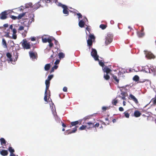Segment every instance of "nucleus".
<instances>
[{"mask_svg": "<svg viewBox=\"0 0 156 156\" xmlns=\"http://www.w3.org/2000/svg\"><path fill=\"white\" fill-rule=\"evenodd\" d=\"M16 55H15V58H14V62H13V59L12 58V55L9 52L7 53L6 55L8 59L7 60L8 62H11L13 64H15V62L17 60V59L18 58V53L17 51L15 52Z\"/></svg>", "mask_w": 156, "mask_h": 156, "instance_id": "f257e3e1", "label": "nucleus"}, {"mask_svg": "<svg viewBox=\"0 0 156 156\" xmlns=\"http://www.w3.org/2000/svg\"><path fill=\"white\" fill-rule=\"evenodd\" d=\"M57 5L58 6L61 7L63 9V12L64 14H69L68 9L66 5H63L59 2L57 4Z\"/></svg>", "mask_w": 156, "mask_h": 156, "instance_id": "f03ea898", "label": "nucleus"}, {"mask_svg": "<svg viewBox=\"0 0 156 156\" xmlns=\"http://www.w3.org/2000/svg\"><path fill=\"white\" fill-rule=\"evenodd\" d=\"M92 51L91 52V55L94 58L96 61H99L98 58L99 56L97 55V52L96 50L93 48H92Z\"/></svg>", "mask_w": 156, "mask_h": 156, "instance_id": "7ed1b4c3", "label": "nucleus"}, {"mask_svg": "<svg viewBox=\"0 0 156 156\" xmlns=\"http://www.w3.org/2000/svg\"><path fill=\"white\" fill-rule=\"evenodd\" d=\"M23 47L25 49H28L30 48V45L26 41L23 40V42L22 44Z\"/></svg>", "mask_w": 156, "mask_h": 156, "instance_id": "20e7f679", "label": "nucleus"}, {"mask_svg": "<svg viewBox=\"0 0 156 156\" xmlns=\"http://www.w3.org/2000/svg\"><path fill=\"white\" fill-rule=\"evenodd\" d=\"M112 38L109 36L107 35L105 37V44L107 45L110 44L112 41Z\"/></svg>", "mask_w": 156, "mask_h": 156, "instance_id": "39448f33", "label": "nucleus"}, {"mask_svg": "<svg viewBox=\"0 0 156 156\" xmlns=\"http://www.w3.org/2000/svg\"><path fill=\"white\" fill-rule=\"evenodd\" d=\"M1 16L0 17V19L2 20H4L7 18V11H5L2 12L1 14Z\"/></svg>", "mask_w": 156, "mask_h": 156, "instance_id": "423d86ee", "label": "nucleus"}, {"mask_svg": "<svg viewBox=\"0 0 156 156\" xmlns=\"http://www.w3.org/2000/svg\"><path fill=\"white\" fill-rule=\"evenodd\" d=\"M102 70L104 73H106L107 74H109L112 71V70L107 66L102 68Z\"/></svg>", "mask_w": 156, "mask_h": 156, "instance_id": "0eeeda50", "label": "nucleus"}, {"mask_svg": "<svg viewBox=\"0 0 156 156\" xmlns=\"http://www.w3.org/2000/svg\"><path fill=\"white\" fill-rule=\"evenodd\" d=\"M94 123L91 122H88L86 123V127L88 129H90L94 127Z\"/></svg>", "mask_w": 156, "mask_h": 156, "instance_id": "6e6552de", "label": "nucleus"}, {"mask_svg": "<svg viewBox=\"0 0 156 156\" xmlns=\"http://www.w3.org/2000/svg\"><path fill=\"white\" fill-rule=\"evenodd\" d=\"M129 97L136 104H137L139 102L137 99L134 95L131 94H129Z\"/></svg>", "mask_w": 156, "mask_h": 156, "instance_id": "1a4fd4ad", "label": "nucleus"}, {"mask_svg": "<svg viewBox=\"0 0 156 156\" xmlns=\"http://www.w3.org/2000/svg\"><path fill=\"white\" fill-rule=\"evenodd\" d=\"M146 56L149 59L153 58L155 57L154 55L151 52H148L146 54Z\"/></svg>", "mask_w": 156, "mask_h": 156, "instance_id": "9d476101", "label": "nucleus"}, {"mask_svg": "<svg viewBox=\"0 0 156 156\" xmlns=\"http://www.w3.org/2000/svg\"><path fill=\"white\" fill-rule=\"evenodd\" d=\"M42 41L43 43H46L47 42H49L51 41H52V40L51 38H45L44 37H42Z\"/></svg>", "mask_w": 156, "mask_h": 156, "instance_id": "9b49d317", "label": "nucleus"}, {"mask_svg": "<svg viewBox=\"0 0 156 156\" xmlns=\"http://www.w3.org/2000/svg\"><path fill=\"white\" fill-rule=\"evenodd\" d=\"M79 124L80 125L81 124V122L80 121H76L74 122H71L70 123L71 125L70 126V127Z\"/></svg>", "mask_w": 156, "mask_h": 156, "instance_id": "f8f14e48", "label": "nucleus"}, {"mask_svg": "<svg viewBox=\"0 0 156 156\" xmlns=\"http://www.w3.org/2000/svg\"><path fill=\"white\" fill-rule=\"evenodd\" d=\"M0 153L1 155L4 156L7 155L8 154V151L7 150H4L1 151L0 149Z\"/></svg>", "mask_w": 156, "mask_h": 156, "instance_id": "ddd939ff", "label": "nucleus"}, {"mask_svg": "<svg viewBox=\"0 0 156 156\" xmlns=\"http://www.w3.org/2000/svg\"><path fill=\"white\" fill-rule=\"evenodd\" d=\"M29 53L30 58L32 60L34 61L35 59H36V57L33 52L30 51L29 52Z\"/></svg>", "mask_w": 156, "mask_h": 156, "instance_id": "4468645a", "label": "nucleus"}, {"mask_svg": "<svg viewBox=\"0 0 156 156\" xmlns=\"http://www.w3.org/2000/svg\"><path fill=\"white\" fill-rule=\"evenodd\" d=\"M141 115V113L138 110H136L135 111L134 113V115L136 117H140Z\"/></svg>", "mask_w": 156, "mask_h": 156, "instance_id": "2eb2a0df", "label": "nucleus"}, {"mask_svg": "<svg viewBox=\"0 0 156 156\" xmlns=\"http://www.w3.org/2000/svg\"><path fill=\"white\" fill-rule=\"evenodd\" d=\"M45 84H46V89L45 90L47 91L49 89V87L50 86V82L48 80H46L45 81Z\"/></svg>", "mask_w": 156, "mask_h": 156, "instance_id": "dca6fc26", "label": "nucleus"}, {"mask_svg": "<svg viewBox=\"0 0 156 156\" xmlns=\"http://www.w3.org/2000/svg\"><path fill=\"white\" fill-rule=\"evenodd\" d=\"M85 24V23L83 20H81L79 23V25L81 28L83 27Z\"/></svg>", "mask_w": 156, "mask_h": 156, "instance_id": "f3484780", "label": "nucleus"}, {"mask_svg": "<svg viewBox=\"0 0 156 156\" xmlns=\"http://www.w3.org/2000/svg\"><path fill=\"white\" fill-rule=\"evenodd\" d=\"M93 41L89 39H88L87 41V45L89 47V48H90V47L92 45Z\"/></svg>", "mask_w": 156, "mask_h": 156, "instance_id": "a211bd4d", "label": "nucleus"}, {"mask_svg": "<svg viewBox=\"0 0 156 156\" xmlns=\"http://www.w3.org/2000/svg\"><path fill=\"white\" fill-rule=\"evenodd\" d=\"M44 1L47 3L55 2L56 5L57 4L58 2V0H44Z\"/></svg>", "mask_w": 156, "mask_h": 156, "instance_id": "6ab92c4d", "label": "nucleus"}, {"mask_svg": "<svg viewBox=\"0 0 156 156\" xmlns=\"http://www.w3.org/2000/svg\"><path fill=\"white\" fill-rule=\"evenodd\" d=\"M1 58H0V66L2 67V62H4L5 61V57H1Z\"/></svg>", "mask_w": 156, "mask_h": 156, "instance_id": "aec40b11", "label": "nucleus"}, {"mask_svg": "<svg viewBox=\"0 0 156 156\" xmlns=\"http://www.w3.org/2000/svg\"><path fill=\"white\" fill-rule=\"evenodd\" d=\"M1 144L2 145H5L6 143V141L3 138H1L0 139Z\"/></svg>", "mask_w": 156, "mask_h": 156, "instance_id": "412c9836", "label": "nucleus"}, {"mask_svg": "<svg viewBox=\"0 0 156 156\" xmlns=\"http://www.w3.org/2000/svg\"><path fill=\"white\" fill-rule=\"evenodd\" d=\"M104 78L106 80H108L110 79V77L108 75V74H104Z\"/></svg>", "mask_w": 156, "mask_h": 156, "instance_id": "4be33fe9", "label": "nucleus"}, {"mask_svg": "<svg viewBox=\"0 0 156 156\" xmlns=\"http://www.w3.org/2000/svg\"><path fill=\"white\" fill-rule=\"evenodd\" d=\"M51 66L50 64H47L45 65L44 66V69L46 71L48 70L51 67Z\"/></svg>", "mask_w": 156, "mask_h": 156, "instance_id": "5701e85b", "label": "nucleus"}, {"mask_svg": "<svg viewBox=\"0 0 156 156\" xmlns=\"http://www.w3.org/2000/svg\"><path fill=\"white\" fill-rule=\"evenodd\" d=\"M150 69L149 67L147 66L144 67V70L146 73H151Z\"/></svg>", "mask_w": 156, "mask_h": 156, "instance_id": "b1692460", "label": "nucleus"}, {"mask_svg": "<svg viewBox=\"0 0 156 156\" xmlns=\"http://www.w3.org/2000/svg\"><path fill=\"white\" fill-rule=\"evenodd\" d=\"M33 7L35 10H36L39 8V2L36 3L33 5Z\"/></svg>", "mask_w": 156, "mask_h": 156, "instance_id": "393cba45", "label": "nucleus"}, {"mask_svg": "<svg viewBox=\"0 0 156 156\" xmlns=\"http://www.w3.org/2000/svg\"><path fill=\"white\" fill-rule=\"evenodd\" d=\"M113 79L117 83H119V80L118 79L117 76L115 75H114L113 74H112Z\"/></svg>", "mask_w": 156, "mask_h": 156, "instance_id": "a878e982", "label": "nucleus"}, {"mask_svg": "<svg viewBox=\"0 0 156 156\" xmlns=\"http://www.w3.org/2000/svg\"><path fill=\"white\" fill-rule=\"evenodd\" d=\"M129 110L126 111L123 113L124 116L126 118H128L129 117V114L128 112Z\"/></svg>", "mask_w": 156, "mask_h": 156, "instance_id": "bb28decb", "label": "nucleus"}, {"mask_svg": "<svg viewBox=\"0 0 156 156\" xmlns=\"http://www.w3.org/2000/svg\"><path fill=\"white\" fill-rule=\"evenodd\" d=\"M26 12H23L21 14H20L17 16V18L19 20L21 19L22 17L25 16Z\"/></svg>", "mask_w": 156, "mask_h": 156, "instance_id": "cd10ccee", "label": "nucleus"}, {"mask_svg": "<svg viewBox=\"0 0 156 156\" xmlns=\"http://www.w3.org/2000/svg\"><path fill=\"white\" fill-rule=\"evenodd\" d=\"M95 37L93 34H90L89 35V39H88L92 40L94 41L95 40Z\"/></svg>", "mask_w": 156, "mask_h": 156, "instance_id": "c85d7f7f", "label": "nucleus"}, {"mask_svg": "<svg viewBox=\"0 0 156 156\" xmlns=\"http://www.w3.org/2000/svg\"><path fill=\"white\" fill-rule=\"evenodd\" d=\"M8 150L10 152V154L14 153V152H15L14 149H13L12 147H9Z\"/></svg>", "mask_w": 156, "mask_h": 156, "instance_id": "c756f323", "label": "nucleus"}, {"mask_svg": "<svg viewBox=\"0 0 156 156\" xmlns=\"http://www.w3.org/2000/svg\"><path fill=\"white\" fill-rule=\"evenodd\" d=\"M118 102V100L115 99H113L112 101V104L113 105H116L117 103Z\"/></svg>", "mask_w": 156, "mask_h": 156, "instance_id": "7c9ffc66", "label": "nucleus"}, {"mask_svg": "<svg viewBox=\"0 0 156 156\" xmlns=\"http://www.w3.org/2000/svg\"><path fill=\"white\" fill-rule=\"evenodd\" d=\"M32 4L31 3H27L25 5V8H28L30 7H32Z\"/></svg>", "mask_w": 156, "mask_h": 156, "instance_id": "2f4dec72", "label": "nucleus"}, {"mask_svg": "<svg viewBox=\"0 0 156 156\" xmlns=\"http://www.w3.org/2000/svg\"><path fill=\"white\" fill-rule=\"evenodd\" d=\"M59 58H63L65 57V54L62 52H60L58 54Z\"/></svg>", "mask_w": 156, "mask_h": 156, "instance_id": "473e14b6", "label": "nucleus"}, {"mask_svg": "<svg viewBox=\"0 0 156 156\" xmlns=\"http://www.w3.org/2000/svg\"><path fill=\"white\" fill-rule=\"evenodd\" d=\"M47 91L45 90V94H44V101L46 102H47Z\"/></svg>", "mask_w": 156, "mask_h": 156, "instance_id": "72a5a7b5", "label": "nucleus"}, {"mask_svg": "<svg viewBox=\"0 0 156 156\" xmlns=\"http://www.w3.org/2000/svg\"><path fill=\"white\" fill-rule=\"evenodd\" d=\"M77 126H76L75 128L73 130H72L71 131L69 132L68 134L75 133L77 130Z\"/></svg>", "mask_w": 156, "mask_h": 156, "instance_id": "f704fd0d", "label": "nucleus"}, {"mask_svg": "<svg viewBox=\"0 0 156 156\" xmlns=\"http://www.w3.org/2000/svg\"><path fill=\"white\" fill-rule=\"evenodd\" d=\"M137 34L138 37H142L144 35V34L143 33H142L140 32H138Z\"/></svg>", "mask_w": 156, "mask_h": 156, "instance_id": "c9c22d12", "label": "nucleus"}, {"mask_svg": "<svg viewBox=\"0 0 156 156\" xmlns=\"http://www.w3.org/2000/svg\"><path fill=\"white\" fill-rule=\"evenodd\" d=\"M107 27V26L106 25L103 24H101L100 26V27L102 30L105 29Z\"/></svg>", "mask_w": 156, "mask_h": 156, "instance_id": "e433bc0d", "label": "nucleus"}, {"mask_svg": "<svg viewBox=\"0 0 156 156\" xmlns=\"http://www.w3.org/2000/svg\"><path fill=\"white\" fill-rule=\"evenodd\" d=\"M53 115L55 120H59V119H60L58 117V116L57 115L56 112L53 113Z\"/></svg>", "mask_w": 156, "mask_h": 156, "instance_id": "4c0bfd02", "label": "nucleus"}, {"mask_svg": "<svg viewBox=\"0 0 156 156\" xmlns=\"http://www.w3.org/2000/svg\"><path fill=\"white\" fill-rule=\"evenodd\" d=\"M133 79L134 80L137 81L139 80V77L138 76L135 75L133 77Z\"/></svg>", "mask_w": 156, "mask_h": 156, "instance_id": "58836bf2", "label": "nucleus"}, {"mask_svg": "<svg viewBox=\"0 0 156 156\" xmlns=\"http://www.w3.org/2000/svg\"><path fill=\"white\" fill-rule=\"evenodd\" d=\"M2 44L5 46V47L6 48L7 47V44L6 41L4 38H3L2 39Z\"/></svg>", "mask_w": 156, "mask_h": 156, "instance_id": "ea45409f", "label": "nucleus"}, {"mask_svg": "<svg viewBox=\"0 0 156 156\" xmlns=\"http://www.w3.org/2000/svg\"><path fill=\"white\" fill-rule=\"evenodd\" d=\"M150 69L154 75L156 74V68H154L153 67H151Z\"/></svg>", "mask_w": 156, "mask_h": 156, "instance_id": "a19ab883", "label": "nucleus"}, {"mask_svg": "<svg viewBox=\"0 0 156 156\" xmlns=\"http://www.w3.org/2000/svg\"><path fill=\"white\" fill-rule=\"evenodd\" d=\"M151 102H152L153 104H156V98H152L151 101Z\"/></svg>", "mask_w": 156, "mask_h": 156, "instance_id": "79ce46f5", "label": "nucleus"}, {"mask_svg": "<svg viewBox=\"0 0 156 156\" xmlns=\"http://www.w3.org/2000/svg\"><path fill=\"white\" fill-rule=\"evenodd\" d=\"M86 128H87L86 125L84 126L83 125L80 127L79 129L80 130H83L85 129Z\"/></svg>", "mask_w": 156, "mask_h": 156, "instance_id": "37998d69", "label": "nucleus"}, {"mask_svg": "<svg viewBox=\"0 0 156 156\" xmlns=\"http://www.w3.org/2000/svg\"><path fill=\"white\" fill-rule=\"evenodd\" d=\"M98 61H99V65L103 68L104 67V66H105L104 63L101 61H100V60Z\"/></svg>", "mask_w": 156, "mask_h": 156, "instance_id": "c03bdc74", "label": "nucleus"}, {"mask_svg": "<svg viewBox=\"0 0 156 156\" xmlns=\"http://www.w3.org/2000/svg\"><path fill=\"white\" fill-rule=\"evenodd\" d=\"M53 77V75H49L48 78V79L47 80L50 81L52 78Z\"/></svg>", "mask_w": 156, "mask_h": 156, "instance_id": "a18cd8bd", "label": "nucleus"}, {"mask_svg": "<svg viewBox=\"0 0 156 156\" xmlns=\"http://www.w3.org/2000/svg\"><path fill=\"white\" fill-rule=\"evenodd\" d=\"M10 17L12 20H16L17 19H18L17 16H15L11 15L10 16Z\"/></svg>", "mask_w": 156, "mask_h": 156, "instance_id": "49530a36", "label": "nucleus"}, {"mask_svg": "<svg viewBox=\"0 0 156 156\" xmlns=\"http://www.w3.org/2000/svg\"><path fill=\"white\" fill-rule=\"evenodd\" d=\"M52 52H53V54L50 56V57L49 58V59H51L52 58H54L56 55H55L53 51H52Z\"/></svg>", "mask_w": 156, "mask_h": 156, "instance_id": "de8ad7c7", "label": "nucleus"}, {"mask_svg": "<svg viewBox=\"0 0 156 156\" xmlns=\"http://www.w3.org/2000/svg\"><path fill=\"white\" fill-rule=\"evenodd\" d=\"M102 109L103 111H105L107 109H108L109 108L108 107L103 106L102 107Z\"/></svg>", "mask_w": 156, "mask_h": 156, "instance_id": "09e8293b", "label": "nucleus"}, {"mask_svg": "<svg viewBox=\"0 0 156 156\" xmlns=\"http://www.w3.org/2000/svg\"><path fill=\"white\" fill-rule=\"evenodd\" d=\"M51 42L52 41H51L48 42L49 43L48 45L50 48L53 46V44Z\"/></svg>", "mask_w": 156, "mask_h": 156, "instance_id": "8fccbe9b", "label": "nucleus"}, {"mask_svg": "<svg viewBox=\"0 0 156 156\" xmlns=\"http://www.w3.org/2000/svg\"><path fill=\"white\" fill-rule=\"evenodd\" d=\"M77 15L78 16V18L79 19L80 18H82V15L80 13H78L77 14Z\"/></svg>", "mask_w": 156, "mask_h": 156, "instance_id": "3c124183", "label": "nucleus"}, {"mask_svg": "<svg viewBox=\"0 0 156 156\" xmlns=\"http://www.w3.org/2000/svg\"><path fill=\"white\" fill-rule=\"evenodd\" d=\"M99 126V123H97L95 125L94 124V127H98Z\"/></svg>", "mask_w": 156, "mask_h": 156, "instance_id": "603ef678", "label": "nucleus"}, {"mask_svg": "<svg viewBox=\"0 0 156 156\" xmlns=\"http://www.w3.org/2000/svg\"><path fill=\"white\" fill-rule=\"evenodd\" d=\"M12 37V39H16L17 36L16 34H13Z\"/></svg>", "mask_w": 156, "mask_h": 156, "instance_id": "864d4df0", "label": "nucleus"}, {"mask_svg": "<svg viewBox=\"0 0 156 156\" xmlns=\"http://www.w3.org/2000/svg\"><path fill=\"white\" fill-rule=\"evenodd\" d=\"M24 27L23 26H20V27L18 30H22L24 29Z\"/></svg>", "mask_w": 156, "mask_h": 156, "instance_id": "5fc2aeb1", "label": "nucleus"}, {"mask_svg": "<svg viewBox=\"0 0 156 156\" xmlns=\"http://www.w3.org/2000/svg\"><path fill=\"white\" fill-rule=\"evenodd\" d=\"M63 90L64 92H67V88L66 87H65L63 88Z\"/></svg>", "mask_w": 156, "mask_h": 156, "instance_id": "6e6d98bb", "label": "nucleus"}, {"mask_svg": "<svg viewBox=\"0 0 156 156\" xmlns=\"http://www.w3.org/2000/svg\"><path fill=\"white\" fill-rule=\"evenodd\" d=\"M121 94V96L122 97H126V96H125V93L124 92H122Z\"/></svg>", "mask_w": 156, "mask_h": 156, "instance_id": "4d7b16f0", "label": "nucleus"}, {"mask_svg": "<svg viewBox=\"0 0 156 156\" xmlns=\"http://www.w3.org/2000/svg\"><path fill=\"white\" fill-rule=\"evenodd\" d=\"M118 97V98H119V97H121L122 99V100H125V99H126V97H123V96L122 97V96L119 95V96H117L116 98H117Z\"/></svg>", "mask_w": 156, "mask_h": 156, "instance_id": "13d9d810", "label": "nucleus"}, {"mask_svg": "<svg viewBox=\"0 0 156 156\" xmlns=\"http://www.w3.org/2000/svg\"><path fill=\"white\" fill-rule=\"evenodd\" d=\"M59 62H60L59 60L58 59H57L55 61V64L56 65H57L59 63Z\"/></svg>", "mask_w": 156, "mask_h": 156, "instance_id": "bf43d9fd", "label": "nucleus"}, {"mask_svg": "<svg viewBox=\"0 0 156 156\" xmlns=\"http://www.w3.org/2000/svg\"><path fill=\"white\" fill-rule=\"evenodd\" d=\"M59 97H60L61 98H63L64 97V96H65V95H64V94H59Z\"/></svg>", "mask_w": 156, "mask_h": 156, "instance_id": "052dcab7", "label": "nucleus"}, {"mask_svg": "<svg viewBox=\"0 0 156 156\" xmlns=\"http://www.w3.org/2000/svg\"><path fill=\"white\" fill-rule=\"evenodd\" d=\"M13 34H16V30L15 28L12 29Z\"/></svg>", "mask_w": 156, "mask_h": 156, "instance_id": "680f3d73", "label": "nucleus"}, {"mask_svg": "<svg viewBox=\"0 0 156 156\" xmlns=\"http://www.w3.org/2000/svg\"><path fill=\"white\" fill-rule=\"evenodd\" d=\"M5 36L6 37H9L11 38V37L9 35V33H7L5 35Z\"/></svg>", "mask_w": 156, "mask_h": 156, "instance_id": "e2e57ef3", "label": "nucleus"}, {"mask_svg": "<svg viewBox=\"0 0 156 156\" xmlns=\"http://www.w3.org/2000/svg\"><path fill=\"white\" fill-rule=\"evenodd\" d=\"M119 110L121 112H122L124 111V108L122 107H120L119 108Z\"/></svg>", "mask_w": 156, "mask_h": 156, "instance_id": "0e129e2a", "label": "nucleus"}, {"mask_svg": "<svg viewBox=\"0 0 156 156\" xmlns=\"http://www.w3.org/2000/svg\"><path fill=\"white\" fill-rule=\"evenodd\" d=\"M36 38L35 37H33L31 38V40L32 41H34L36 40Z\"/></svg>", "mask_w": 156, "mask_h": 156, "instance_id": "69168bd1", "label": "nucleus"}, {"mask_svg": "<svg viewBox=\"0 0 156 156\" xmlns=\"http://www.w3.org/2000/svg\"><path fill=\"white\" fill-rule=\"evenodd\" d=\"M58 67V66L56 65H55L54 66H53L52 68H53L54 69H57Z\"/></svg>", "mask_w": 156, "mask_h": 156, "instance_id": "338daca9", "label": "nucleus"}, {"mask_svg": "<svg viewBox=\"0 0 156 156\" xmlns=\"http://www.w3.org/2000/svg\"><path fill=\"white\" fill-rule=\"evenodd\" d=\"M9 26V25L8 24V23H6V24H5L4 25H3V27H8Z\"/></svg>", "mask_w": 156, "mask_h": 156, "instance_id": "774afa93", "label": "nucleus"}]
</instances>
